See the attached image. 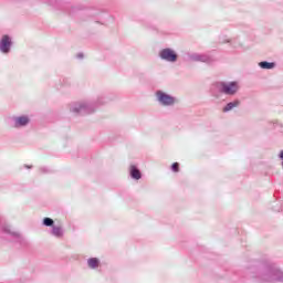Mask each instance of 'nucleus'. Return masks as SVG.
Masks as SVG:
<instances>
[{
	"label": "nucleus",
	"mask_w": 283,
	"mask_h": 283,
	"mask_svg": "<svg viewBox=\"0 0 283 283\" xmlns=\"http://www.w3.org/2000/svg\"><path fill=\"white\" fill-rule=\"evenodd\" d=\"M179 167H180V165L178 163H174L172 166H171V169H172V171L177 172Z\"/></svg>",
	"instance_id": "16"
},
{
	"label": "nucleus",
	"mask_w": 283,
	"mask_h": 283,
	"mask_svg": "<svg viewBox=\"0 0 283 283\" xmlns=\"http://www.w3.org/2000/svg\"><path fill=\"white\" fill-rule=\"evenodd\" d=\"M104 103L105 97L103 96L97 97L96 101L75 102L70 104V112L81 116H85V114H94L98 105H104Z\"/></svg>",
	"instance_id": "1"
},
{
	"label": "nucleus",
	"mask_w": 283,
	"mask_h": 283,
	"mask_svg": "<svg viewBox=\"0 0 283 283\" xmlns=\"http://www.w3.org/2000/svg\"><path fill=\"white\" fill-rule=\"evenodd\" d=\"M52 235H54L55 238H61L63 235V228L59 226H53Z\"/></svg>",
	"instance_id": "14"
},
{
	"label": "nucleus",
	"mask_w": 283,
	"mask_h": 283,
	"mask_svg": "<svg viewBox=\"0 0 283 283\" xmlns=\"http://www.w3.org/2000/svg\"><path fill=\"white\" fill-rule=\"evenodd\" d=\"M235 107H240V99L233 101L228 103L223 108L222 112H231L232 109H235Z\"/></svg>",
	"instance_id": "10"
},
{
	"label": "nucleus",
	"mask_w": 283,
	"mask_h": 283,
	"mask_svg": "<svg viewBox=\"0 0 283 283\" xmlns=\"http://www.w3.org/2000/svg\"><path fill=\"white\" fill-rule=\"evenodd\" d=\"M11 120L12 126L15 129H23V127H28L30 125V116L28 115L13 116Z\"/></svg>",
	"instance_id": "5"
},
{
	"label": "nucleus",
	"mask_w": 283,
	"mask_h": 283,
	"mask_svg": "<svg viewBox=\"0 0 283 283\" xmlns=\"http://www.w3.org/2000/svg\"><path fill=\"white\" fill-rule=\"evenodd\" d=\"M130 177L134 180H140V178H143V175L140 174V170L136 167V166H130Z\"/></svg>",
	"instance_id": "11"
},
{
	"label": "nucleus",
	"mask_w": 283,
	"mask_h": 283,
	"mask_svg": "<svg viewBox=\"0 0 283 283\" xmlns=\"http://www.w3.org/2000/svg\"><path fill=\"white\" fill-rule=\"evenodd\" d=\"M25 168H27V169H31V168H32V166H25Z\"/></svg>",
	"instance_id": "19"
},
{
	"label": "nucleus",
	"mask_w": 283,
	"mask_h": 283,
	"mask_svg": "<svg viewBox=\"0 0 283 283\" xmlns=\"http://www.w3.org/2000/svg\"><path fill=\"white\" fill-rule=\"evenodd\" d=\"M252 277H258L261 283L266 282H283V272L276 268L265 269L262 271H256L255 275Z\"/></svg>",
	"instance_id": "2"
},
{
	"label": "nucleus",
	"mask_w": 283,
	"mask_h": 283,
	"mask_svg": "<svg viewBox=\"0 0 283 283\" xmlns=\"http://www.w3.org/2000/svg\"><path fill=\"white\" fill-rule=\"evenodd\" d=\"M87 264L90 269H98V264H101V261L97 258H91L88 259Z\"/></svg>",
	"instance_id": "13"
},
{
	"label": "nucleus",
	"mask_w": 283,
	"mask_h": 283,
	"mask_svg": "<svg viewBox=\"0 0 283 283\" xmlns=\"http://www.w3.org/2000/svg\"><path fill=\"white\" fill-rule=\"evenodd\" d=\"M2 231L4 233H7V235H10V238H13V240H15V242H22L23 241V237L21 235V233L13 231L10 226H2Z\"/></svg>",
	"instance_id": "9"
},
{
	"label": "nucleus",
	"mask_w": 283,
	"mask_h": 283,
	"mask_svg": "<svg viewBox=\"0 0 283 283\" xmlns=\"http://www.w3.org/2000/svg\"><path fill=\"white\" fill-rule=\"evenodd\" d=\"M190 61H197L200 63H212L213 57L208 54L191 53L189 54Z\"/></svg>",
	"instance_id": "8"
},
{
	"label": "nucleus",
	"mask_w": 283,
	"mask_h": 283,
	"mask_svg": "<svg viewBox=\"0 0 283 283\" xmlns=\"http://www.w3.org/2000/svg\"><path fill=\"white\" fill-rule=\"evenodd\" d=\"M11 48L12 38H10V35H2L0 40V52H2V54H9Z\"/></svg>",
	"instance_id": "7"
},
{
	"label": "nucleus",
	"mask_w": 283,
	"mask_h": 283,
	"mask_svg": "<svg viewBox=\"0 0 283 283\" xmlns=\"http://www.w3.org/2000/svg\"><path fill=\"white\" fill-rule=\"evenodd\" d=\"M155 96L163 107H174L178 103V98L164 91H157Z\"/></svg>",
	"instance_id": "4"
},
{
	"label": "nucleus",
	"mask_w": 283,
	"mask_h": 283,
	"mask_svg": "<svg viewBox=\"0 0 283 283\" xmlns=\"http://www.w3.org/2000/svg\"><path fill=\"white\" fill-rule=\"evenodd\" d=\"M77 59H83V54H82V53H78V54H77Z\"/></svg>",
	"instance_id": "18"
},
{
	"label": "nucleus",
	"mask_w": 283,
	"mask_h": 283,
	"mask_svg": "<svg viewBox=\"0 0 283 283\" xmlns=\"http://www.w3.org/2000/svg\"><path fill=\"white\" fill-rule=\"evenodd\" d=\"M259 67H261V70H274L275 63L262 61L259 63Z\"/></svg>",
	"instance_id": "12"
},
{
	"label": "nucleus",
	"mask_w": 283,
	"mask_h": 283,
	"mask_svg": "<svg viewBox=\"0 0 283 283\" xmlns=\"http://www.w3.org/2000/svg\"><path fill=\"white\" fill-rule=\"evenodd\" d=\"M44 227H54V220L52 218H44L43 219Z\"/></svg>",
	"instance_id": "15"
},
{
	"label": "nucleus",
	"mask_w": 283,
	"mask_h": 283,
	"mask_svg": "<svg viewBox=\"0 0 283 283\" xmlns=\"http://www.w3.org/2000/svg\"><path fill=\"white\" fill-rule=\"evenodd\" d=\"M159 59L167 61L168 63H176L178 61V54L171 49H163L159 51Z\"/></svg>",
	"instance_id": "6"
},
{
	"label": "nucleus",
	"mask_w": 283,
	"mask_h": 283,
	"mask_svg": "<svg viewBox=\"0 0 283 283\" xmlns=\"http://www.w3.org/2000/svg\"><path fill=\"white\" fill-rule=\"evenodd\" d=\"M217 90L226 96H235L240 90V84L238 82H219L217 83Z\"/></svg>",
	"instance_id": "3"
},
{
	"label": "nucleus",
	"mask_w": 283,
	"mask_h": 283,
	"mask_svg": "<svg viewBox=\"0 0 283 283\" xmlns=\"http://www.w3.org/2000/svg\"><path fill=\"white\" fill-rule=\"evenodd\" d=\"M40 171H41V174H48V168L46 167H42V168H40Z\"/></svg>",
	"instance_id": "17"
}]
</instances>
